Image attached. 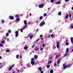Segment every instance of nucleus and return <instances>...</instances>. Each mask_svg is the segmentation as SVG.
<instances>
[{"mask_svg": "<svg viewBox=\"0 0 73 73\" xmlns=\"http://www.w3.org/2000/svg\"><path fill=\"white\" fill-rule=\"evenodd\" d=\"M68 67V65H66V66H64L63 67V69H65L66 68H67Z\"/></svg>", "mask_w": 73, "mask_h": 73, "instance_id": "20", "label": "nucleus"}, {"mask_svg": "<svg viewBox=\"0 0 73 73\" xmlns=\"http://www.w3.org/2000/svg\"><path fill=\"white\" fill-rule=\"evenodd\" d=\"M27 27H28V25H26L24 26V27L26 28Z\"/></svg>", "mask_w": 73, "mask_h": 73, "instance_id": "44", "label": "nucleus"}, {"mask_svg": "<svg viewBox=\"0 0 73 73\" xmlns=\"http://www.w3.org/2000/svg\"><path fill=\"white\" fill-rule=\"evenodd\" d=\"M14 33H15V37L19 36V31H17L16 32L14 31Z\"/></svg>", "mask_w": 73, "mask_h": 73, "instance_id": "1", "label": "nucleus"}, {"mask_svg": "<svg viewBox=\"0 0 73 73\" xmlns=\"http://www.w3.org/2000/svg\"><path fill=\"white\" fill-rule=\"evenodd\" d=\"M15 66V64H13V65H12L11 66V67H14V66Z\"/></svg>", "mask_w": 73, "mask_h": 73, "instance_id": "53", "label": "nucleus"}, {"mask_svg": "<svg viewBox=\"0 0 73 73\" xmlns=\"http://www.w3.org/2000/svg\"><path fill=\"white\" fill-rule=\"evenodd\" d=\"M69 48H67L66 50V52L65 54H64V56H65H65H66V55H67V53H68V52H69Z\"/></svg>", "mask_w": 73, "mask_h": 73, "instance_id": "2", "label": "nucleus"}, {"mask_svg": "<svg viewBox=\"0 0 73 73\" xmlns=\"http://www.w3.org/2000/svg\"><path fill=\"white\" fill-rule=\"evenodd\" d=\"M51 36L52 37H54V35H53V34H52L51 35Z\"/></svg>", "mask_w": 73, "mask_h": 73, "instance_id": "39", "label": "nucleus"}, {"mask_svg": "<svg viewBox=\"0 0 73 73\" xmlns=\"http://www.w3.org/2000/svg\"><path fill=\"white\" fill-rule=\"evenodd\" d=\"M33 35H32V34H30L28 36V37H31V36H32Z\"/></svg>", "mask_w": 73, "mask_h": 73, "instance_id": "16", "label": "nucleus"}, {"mask_svg": "<svg viewBox=\"0 0 73 73\" xmlns=\"http://www.w3.org/2000/svg\"><path fill=\"white\" fill-rule=\"evenodd\" d=\"M1 58H2V57H1V56H0V59H1Z\"/></svg>", "mask_w": 73, "mask_h": 73, "instance_id": "64", "label": "nucleus"}, {"mask_svg": "<svg viewBox=\"0 0 73 73\" xmlns=\"http://www.w3.org/2000/svg\"><path fill=\"white\" fill-rule=\"evenodd\" d=\"M31 63L33 65H35V62L32 61H31Z\"/></svg>", "mask_w": 73, "mask_h": 73, "instance_id": "8", "label": "nucleus"}, {"mask_svg": "<svg viewBox=\"0 0 73 73\" xmlns=\"http://www.w3.org/2000/svg\"><path fill=\"white\" fill-rule=\"evenodd\" d=\"M69 17H70V18H71V17H72V15H71V14H69Z\"/></svg>", "mask_w": 73, "mask_h": 73, "instance_id": "38", "label": "nucleus"}, {"mask_svg": "<svg viewBox=\"0 0 73 73\" xmlns=\"http://www.w3.org/2000/svg\"><path fill=\"white\" fill-rule=\"evenodd\" d=\"M50 0L51 3H53V2H54V0Z\"/></svg>", "mask_w": 73, "mask_h": 73, "instance_id": "46", "label": "nucleus"}, {"mask_svg": "<svg viewBox=\"0 0 73 73\" xmlns=\"http://www.w3.org/2000/svg\"><path fill=\"white\" fill-rule=\"evenodd\" d=\"M17 71L18 72V73H20V70H17Z\"/></svg>", "mask_w": 73, "mask_h": 73, "instance_id": "48", "label": "nucleus"}, {"mask_svg": "<svg viewBox=\"0 0 73 73\" xmlns=\"http://www.w3.org/2000/svg\"><path fill=\"white\" fill-rule=\"evenodd\" d=\"M24 49H28V47H27V46L25 47L24 48Z\"/></svg>", "mask_w": 73, "mask_h": 73, "instance_id": "31", "label": "nucleus"}, {"mask_svg": "<svg viewBox=\"0 0 73 73\" xmlns=\"http://www.w3.org/2000/svg\"><path fill=\"white\" fill-rule=\"evenodd\" d=\"M20 31L21 32H22V33L23 32V29H21L20 30Z\"/></svg>", "mask_w": 73, "mask_h": 73, "instance_id": "40", "label": "nucleus"}, {"mask_svg": "<svg viewBox=\"0 0 73 73\" xmlns=\"http://www.w3.org/2000/svg\"><path fill=\"white\" fill-rule=\"evenodd\" d=\"M42 46L43 47V48H44L45 47V44H42Z\"/></svg>", "mask_w": 73, "mask_h": 73, "instance_id": "42", "label": "nucleus"}, {"mask_svg": "<svg viewBox=\"0 0 73 73\" xmlns=\"http://www.w3.org/2000/svg\"><path fill=\"white\" fill-rule=\"evenodd\" d=\"M58 15H61V12H59L58 13Z\"/></svg>", "mask_w": 73, "mask_h": 73, "instance_id": "30", "label": "nucleus"}, {"mask_svg": "<svg viewBox=\"0 0 73 73\" xmlns=\"http://www.w3.org/2000/svg\"><path fill=\"white\" fill-rule=\"evenodd\" d=\"M42 37V35H40V37Z\"/></svg>", "mask_w": 73, "mask_h": 73, "instance_id": "58", "label": "nucleus"}, {"mask_svg": "<svg viewBox=\"0 0 73 73\" xmlns=\"http://www.w3.org/2000/svg\"><path fill=\"white\" fill-rule=\"evenodd\" d=\"M39 48H35L34 50L35 51H37V50H38Z\"/></svg>", "mask_w": 73, "mask_h": 73, "instance_id": "14", "label": "nucleus"}, {"mask_svg": "<svg viewBox=\"0 0 73 73\" xmlns=\"http://www.w3.org/2000/svg\"><path fill=\"white\" fill-rule=\"evenodd\" d=\"M10 50H6V52H10Z\"/></svg>", "mask_w": 73, "mask_h": 73, "instance_id": "23", "label": "nucleus"}, {"mask_svg": "<svg viewBox=\"0 0 73 73\" xmlns=\"http://www.w3.org/2000/svg\"><path fill=\"white\" fill-rule=\"evenodd\" d=\"M0 46H1V47H3V45L2 44H0Z\"/></svg>", "mask_w": 73, "mask_h": 73, "instance_id": "45", "label": "nucleus"}, {"mask_svg": "<svg viewBox=\"0 0 73 73\" xmlns=\"http://www.w3.org/2000/svg\"><path fill=\"white\" fill-rule=\"evenodd\" d=\"M59 56V55H56V58H57Z\"/></svg>", "mask_w": 73, "mask_h": 73, "instance_id": "51", "label": "nucleus"}, {"mask_svg": "<svg viewBox=\"0 0 73 73\" xmlns=\"http://www.w3.org/2000/svg\"><path fill=\"white\" fill-rule=\"evenodd\" d=\"M52 58H53V57L52 56H50L49 57V59H50V60H51V59H52Z\"/></svg>", "mask_w": 73, "mask_h": 73, "instance_id": "34", "label": "nucleus"}, {"mask_svg": "<svg viewBox=\"0 0 73 73\" xmlns=\"http://www.w3.org/2000/svg\"><path fill=\"white\" fill-rule=\"evenodd\" d=\"M43 15H44V17H45V16H46L47 15V14H46V13H44Z\"/></svg>", "mask_w": 73, "mask_h": 73, "instance_id": "28", "label": "nucleus"}, {"mask_svg": "<svg viewBox=\"0 0 73 73\" xmlns=\"http://www.w3.org/2000/svg\"><path fill=\"white\" fill-rule=\"evenodd\" d=\"M38 57V56L37 55H34V58H35V59H37V58Z\"/></svg>", "mask_w": 73, "mask_h": 73, "instance_id": "11", "label": "nucleus"}, {"mask_svg": "<svg viewBox=\"0 0 73 73\" xmlns=\"http://www.w3.org/2000/svg\"><path fill=\"white\" fill-rule=\"evenodd\" d=\"M35 22L36 24H38V23L39 21H36Z\"/></svg>", "mask_w": 73, "mask_h": 73, "instance_id": "35", "label": "nucleus"}, {"mask_svg": "<svg viewBox=\"0 0 73 73\" xmlns=\"http://www.w3.org/2000/svg\"><path fill=\"white\" fill-rule=\"evenodd\" d=\"M6 36H9V34L8 33H6Z\"/></svg>", "mask_w": 73, "mask_h": 73, "instance_id": "43", "label": "nucleus"}, {"mask_svg": "<svg viewBox=\"0 0 73 73\" xmlns=\"http://www.w3.org/2000/svg\"><path fill=\"white\" fill-rule=\"evenodd\" d=\"M66 45H69V42H68V40H66Z\"/></svg>", "mask_w": 73, "mask_h": 73, "instance_id": "5", "label": "nucleus"}, {"mask_svg": "<svg viewBox=\"0 0 73 73\" xmlns=\"http://www.w3.org/2000/svg\"><path fill=\"white\" fill-rule=\"evenodd\" d=\"M38 69L40 71H41L42 70V68L41 67H39L38 68Z\"/></svg>", "mask_w": 73, "mask_h": 73, "instance_id": "12", "label": "nucleus"}, {"mask_svg": "<svg viewBox=\"0 0 73 73\" xmlns=\"http://www.w3.org/2000/svg\"><path fill=\"white\" fill-rule=\"evenodd\" d=\"M51 62L52 61H50L48 62V64H50Z\"/></svg>", "mask_w": 73, "mask_h": 73, "instance_id": "36", "label": "nucleus"}, {"mask_svg": "<svg viewBox=\"0 0 73 73\" xmlns=\"http://www.w3.org/2000/svg\"><path fill=\"white\" fill-rule=\"evenodd\" d=\"M7 41H9V38H7Z\"/></svg>", "mask_w": 73, "mask_h": 73, "instance_id": "60", "label": "nucleus"}, {"mask_svg": "<svg viewBox=\"0 0 73 73\" xmlns=\"http://www.w3.org/2000/svg\"><path fill=\"white\" fill-rule=\"evenodd\" d=\"M54 65L55 66H56V63H55Z\"/></svg>", "mask_w": 73, "mask_h": 73, "instance_id": "54", "label": "nucleus"}, {"mask_svg": "<svg viewBox=\"0 0 73 73\" xmlns=\"http://www.w3.org/2000/svg\"><path fill=\"white\" fill-rule=\"evenodd\" d=\"M35 59L34 58H32L31 59V61H34L35 60Z\"/></svg>", "mask_w": 73, "mask_h": 73, "instance_id": "18", "label": "nucleus"}, {"mask_svg": "<svg viewBox=\"0 0 73 73\" xmlns=\"http://www.w3.org/2000/svg\"><path fill=\"white\" fill-rule=\"evenodd\" d=\"M65 66V64H63V67H64V66Z\"/></svg>", "mask_w": 73, "mask_h": 73, "instance_id": "61", "label": "nucleus"}, {"mask_svg": "<svg viewBox=\"0 0 73 73\" xmlns=\"http://www.w3.org/2000/svg\"><path fill=\"white\" fill-rule=\"evenodd\" d=\"M25 25H27V21L25 20L24 21Z\"/></svg>", "mask_w": 73, "mask_h": 73, "instance_id": "10", "label": "nucleus"}, {"mask_svg": "<svg viewBox=\"0 0 73 73\" xmlns=\"http://www.w3.org/2000/svg\"><path fill=\"white\" fill-rule=\"evenodd\" d=\"M29 16H32V14L30 13L29 14Z\"/></svg>", "mask_w": 73, "mask_h": 73, "instance_id": "62", "label": "nucleus"}, {"mask_svg": "<svg viewBox=\"0 0 73 73\" xmlns=\"http://www.w3.org/2000/svg\"><path fill=\"white\" fill-rule=\"evenodd\" d=\"M5 21L4 20H1V23H4Z\"/></svg>", "mask_w": 73, "mask_h": 73, "instance_id": "19", "label": "nucleus"}, {"mask_svg": "<svg viewBox=\"0 0 73 73\" xmlns=\"http://www.w3.org/2000/svg\"><path fill=\"white\" fill-rule=\"evenodd\" d=\"M8 32H9V33H11V30H9L8 31Z\"/></svg>", "mask_w": 73, "mask_h": 73, "instance_id": "27", "label": "nucleus"}, {"mask_svg": "<svg viewBox=\"0 0 73 73\" xmlns=\"http://www.w3.org/2000/svg\"><path fill=\"white\" fill-rule=\"evenodd\" d=\"M27 67H28V68H30V67H31V65H29V64H28L27 65Z\"/></svg>", "mask_w": 73, "mask_h": 73, "instance_id": "21", "label": "nucleus"}, {"mask_svg": "<svg viewBox=\"0 0 73 73\" xmlns=\"http://www.w3.org/2000/svg\"><path fill=\"white\" fill-rule=\"evenodd\" d=\"M46 67L47 68H49V67H50V65H48Z\"/></svg>", "mask_w": 73, "mask_h": 73, "instance_id": "33", "label": "nucleus"}, {"mask_svg": "<svg viewBox=\"0 0 73 73\" xmlns=\"http://www.w3.org/2000/svg\"><path fill=\"white\" fill-rule=\"evenodd\" d=\"M50 73H53V70H51L50 71Z\"/></svg>", "mask_w": 73, "mask_h": 73, "instance_id": "17", "label": "nucleus"}, {"mask_svg": "<svg viewBox=\"0 0 73 73\" xmlns=\"http://www.w3.org/2000/svg\"><path fill=\"white\" fill-rule=\"evenodd\" d=\"M38 7L40 8H42L44 7V5H40Z\"/></svg>", "mask_w": 73, "mask_h": 73, "instance_id": "4", "label": "nucleus"}, {"mask_svg": "<svg viewBox=\"0 0 73 73\" xmlns=\"http://www.w3.org/2000/svg\"><path fill=\"white\" fill-rule=\"evenodd\" d=\"M49 32H50V33H52V30H50L49 31Z\"/></svg>", "mask_w": 73, "mask_h": 73, "instance_id": "37", "label": "nucleus"}, {"mask_svg": "<svg viewBox=\"0 0 73 73\" xmlns=\"http://www.w3.org/2000/svg\"><path fill=\"white\" fill-rule=\"evenodd\" d=\"M45 24V22H44L43 23H41L39 25V27H41L42 26H43V25Z\"/></svg>", "mask_w": 73, "mask_h": 73, "instance_id": "3", "label": "nucleus"}, {"mask_svg": "<svg viewBox=\"0 0 73 73\" xmlns=\"http://www.w3.org/2000/svg\"><path fill=\"white\" fill-rule=\"evenodd\" d=\"M70 0H65V2H68V1H69Z\"/></svg>", "mask_w": 73, "mask_h": 73, "instance_id": "52", "label": "nucleus"}, {"mask_svg": "<svg viewBox=\"0 0 73 73\" xmlns=\"http://www.w3.org/2000/svg\"><path fill=\"white\" fill-rule=\"evenodd\" d=\"M70 28H73V25H70Z\"/></svg>", "mask_w": 73, "mask_h": 73, "instance_id": "26", "label": "nucleus"}, {"mask_svg": "<svg viewBox=\"0 0 73 73\" xmlns=\"http://www.w3.org/2000/svg\"><path fill=\"white\" fill-rule=\"evenodd\" d=\"M59 62H60V60H58L57 62V64H59Z\"/></svg>", "mask_w": 73, "mask_h": 73, "instance_id": "41", "label": "nucleus"}, {"mask_svg": "<svg viewBox=\"0 0 73 73\" xmlns=\"http://www.w3.org/2000/svg\"><path fill=\"white\" fill-rule=\"evenodd\" d=\"M19 20H20V19L19 18H17L16 19V21H18Z\"/></svg>", "mask_w": 73, "mask_h": 73, "instance_id": "32", "label": "nucleus"}, {"mask_svg": "<svg viewBox=\"0 0 73 73\" xmlns=\"http://www.w3.org/2000/svg\"><path fill=\"white\" fill-rule=\"evenodd\" d=\"M44 49L43 48H40V51H42V50H43V49Z\"/></svg>", "mask_w": 73, "mask_h": 73, "instance_id": "50", "label": "nucleus"}, {"mask_svg": "<svg viewBox=\"0 0 73 73\" xmlns=\"http://www.w3.org/2000/svg\"><path fill=\"white\" fill-rule=\"evenodd\" d=\"M19 15H15V16L16 18H17V17H19Z\"/></svg>", "mask_w": 73, "mask_h": 73, "instance_id": "22", "label": "nucleus"}, {"mask_svg": "<svg viewBox=\"0 0 73 73\" xmlns=\"http://www.w3.org/2000/svg\"><path fill=\"white\" fill-rule=\"evenodd\" d=\"M9 19L11 20H13V19H14V17L13 16H9Z\"/></svg>", "mask_w": 73, "mask_h": 73, "instance_id": "7", "label": "nucleus"}, {"mask_svg": "<svg viewBox=\"0 0 73 73\" xmlns=\"http://www.w3.org/2000/svg\"><path fill=\"white\" fill-rule=\"evenodd\" d=\"M70 40L71 42L72 43H73V37H71L70 38Z\"/></svg>", "mask_w": 73, "mask_h": 73, "instance_id": "9", "label": "nucleus"}, {"mask_svg": "<svg viewBox=\"0 0 73 73\" xmlns=\"http://www.w3.org/2000/svg\"><path fill=\"white\" fill-rule=\"evenodd\" d=\"M40 72L41 73H44V72H43V71H42V70H41V71H40Z\"/></svg>", "mask_w": 73, "mask_h": 73, "instance_id": "55", "label": "nucleus"}, {"mask_svg": "<svg viewBox=\"0 0 73 73\" xmlns=\"http://www.w3.org/2000/svg\"><path fill=\"white\" fill-rule=\"evenodd\" d=\"M33 37V35H32V36H30V38H32Z\"/></svg>", "mask_w": 73, "mask_h": 73, "instance_id": "49", "label": "nucleus"}, {"mask_svg": "<svg viewBox=\"0 0 73 73\" xmlns=\"http://www.w3.org/2000/svg\"><path fill=\"white\" fill-rule=\"evenodd\" d=\"M35 46V44H34V45L33 46H32V48H34V47Z\"/></svg>", "mask_w": 73, "mask_h": 73, "instance_id": "56", "label": "nucleus"}, {"mask_svg": "<svg viewBox=\"0 0 73 73\" xmlns=\"http://www.w3.org/2000/svg\"><path fill=\"white\" fill-rule=\"evenodd\" d=\"M60 2H56L55 4H60Z\"/></svg>", "mask_w": 73, "mask_h": 73, "instance_id": "15", "label": "nucleus"}, {"mask_svg": "<svg viewBox=\"0 0 73 73\" xmlns=\"http://www.w3.org/2000/svg\"><path fill=\"white\" fill-rule=\"evenodd\" d=\"M16 57L17 58H19V55H17L16 56Z\"/></svg>", "mask_w": 73, "mask_h": 73, "instance_id": "29", "label": "nucleus"}, {"mask_svg": "<svg viewBox=\"0 0 73 73\" xmlns=\"http://www.w3.org/2000/svg\"><path fill=\"white\" fill-rule=\"evenodd\" d=\"M69 16V15L68 14L66 15V19H67L68 18V17Z\"/></svg>", "mask_w": 73, "mask_h": 73, "instance_id": "25", "label": "nucleus"}, {"mask_svg": "<svg viewBox=\"0 0 73 73\" xmlns=\"http://www.w3.org/2000/svg\"><path fill=\"white\" fill-rule=\"evenodd\" d=\"M60 44V42H58L57 43L56 47L57 48H59V45Z\"/></svg>", "mask_w": 73, "mask_h": 73, "instance_id": "6", "label": "nucleus"}, {"mask_svg": "<svg viewBox=\"0 0 73 73\" xmlns=\"http://www.w3.org/2000/svg\"><path fill=\"white\" fill-rule=\"evenodd\" d=\"M5 42V41L4 40H3L1 41V42L2 44H3V43H4Z\"/></svg>", "mask_w": 73, "mask_h": 73, "instance_id": "47", "label": "nucleus"}, {"mask_svg": "<svg viewBox=\"0 0 73 73\" xmlns=\"http://www.w3.org/2000/svg\"><path fill=\"white\" fill-rule=\"evenodd\" d=\"M20 58H22V56H20Z\"/></svg>", "mask_w": 73, "mask_h": 73, "instance_id": "63", "label": "nucleus"}, {"mask_svg": "<svg viewBox=\"0 0 73 73\" xmlns=\"http://www.w3.org/2000/svg\"><path fill=\"white\" fill-rule=\"evenodd\" d=\"M39 40H40V39H38L37 40V41H39Z\"/></svg>", "mask_w": 73, "mask_h": 73, "instance_id": "59", "label": "nucleus"}, {"mask_svg": "<svg viewBox=\"0 0 73 73\" xmlns=\"http://www.w3.org/2000/svg\"><path fill=\"white\" fill-rule=\"evenodd\" d=\"M42 19H43V17H42V16H41L40 17V20H42Z\"/></svg>", "mask_w": 73, "mask_h": 73, "instance_id": "24", "label": "nucleus"}, {"mask_svg": "<svg viewBox=\"0 0 73 73\" xmlns=\"http://www.w3.org/2000/svg\"><path fill=\"white\" fill-rule=\"evenodd\" d=\"M25 29V28L24 27H23V30H24V29Z\"/></svg>", "mask_w": 73, "mask_h": 73, "instance_id": "57", "label": "nucleus"}, {"mask_svg": "<svg viewBox=\"0 0 73 73\" xmlns=\"http://www.w3.org/2000/svg\"><path fill=\"white\" fill-rule=\"evenodd\" d=\"M12 67H10V68H9L8 70L9 71L11 70H12Z\"/></svg>", "mask_w": 73, "mask_h": 73, "instance_id": "13", "label": "nucleus"}]
</instances>
